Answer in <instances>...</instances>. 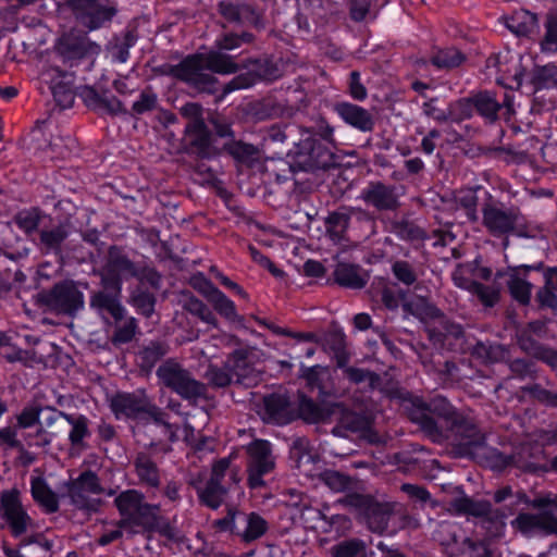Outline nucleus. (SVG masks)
<instances>
[{"label":"nucleus","mask_w":557,"mask_h":557,"mask_svg":"<svg viewBox=\"0 0 557 557\" xmlns=\"http://www.w3.org/2000/svg\"><path fill=\"white\" fill-rule=\"evenodd\" d=\"M288 157L290 162L285 165L299 193L312 191L317 172L337 165L330 147L309 128H300V138L294 144Z\"/></svg>","instance_id":"obj_1"},{"label":"nucleus","mask_w":557,"mask_h":557,"mask_svg":"<svg viewBox=\"0 0 557 557\" xmlns=\"http://www.w3.org/2000/svg\"><path fill=\"white\" fill-rule=\"evenodd\" d=\"M406 410L408 419L434 443H443L445 441V430L440 426L436 418L444 419L450 425L461 416V413L442 396H435L429 401L420 397H414Z\"/></svg>","instance_id":"obj_2"},{"label":"nucleus","mask_w":557,"mask_h":557,"mask_svg":"<svg viewBox=\"0 0 557 557\" xmlns=\"http://www.w3.org/2000/svg\"><path fill=\"white\" fill-rule=\"evenodd\" d=\"M110 408L117 419L121 417L141 421L151 419L156 424L164 428L170 441L175 440L173 425L168 421L169 414L152 404L143 389L133 393H116L110 399Z\"/></svg>","instance_id":"obj_3"},{"label":"nucleus","mask_w":557,"mask_h":557,"mask_svg":"<svg viewBox=\"0 0 557 557\" xmlns=\"http://www.w3.org/2000/svg\"><path fill=\"white\" fill-rule=\"evenodd\" d=\"M161 383L181 398L190 404L207 399V384L196 380L193 374L174 359H168L157 369Z\"/></svg>","instance_id":"obj_4"},{"label":"nucleus","mask_w":557,"mask_h":557,"mask_svg":"<svg viewBox=\"0 0 557 557\" xmlns=\"http://www.w3.org/2000/svg\"><path fill=\"white\" fill-rule=\"evenodd\" d=\"M36 302L40 307H45L47 311L73 318L84 308L85 300L77 283L64 280L55 283L51 288L38 293Z\"/></svg>","instance_id":"obj_5"},{"label":"nucleus","mask_w":557,"mask_h":557,"mask_svg":"<svg viewBox=\"0 0 557 557\" xmlns=\"http://www.w3.org/2000/svg\"><path fill=\"white\" fill-rule=\"evenodd\" d=\"M62 8L71 13L77 25L89 32L111 23L119 12L115 4L101 0H64Z\"/></svg>","instance_id":"obj_6"},{"label":"nucleus","mask_w":557,"mask_h":557,"mask_svg":"<svg viewBox=\"0 0 557 557\" xmlns=\"http://www.w3.org/2000/svg\"><path fill=\"white\" fill-rule=\"evenodd\" d=\"M247 72L235 76L222 87L221 98L227 94L253 86L259 81L273 82L284 74V63L272 59H248L242 64Z\"/></svg>","instance_id":"obj_7"},{"label":"nucleus","mask_w":557,"mask_h":557,"mask_svg":"<svg viewBox=\"0 0 557 557\" xmlns=\"http://www.w3.org/2000/svg\"><path fill=\"white\" fill-rule=\"evenodd\" d=\"M495 459L499 467L512 466L525 473L536 474L549 471L544 445L539 442L522 443L510 455L497 453Z\"/></svg>","instance_id":"obj_8"},{"label":"nucleus","mask_w":557,"mask_h":557,"mask_svg":"<svg viewBox=\"0 0 557 557\" xmlns=\"http://www.w3.org/2000/svg\"><path fill=\"white\" fill-rule=\"evenodd\" d=\"M445 440L450 441L455 457H472L476 448L485 445V433L473 420L461 414L445 431Z\"/></svg>","instance_id":"obj_9"},{"label":"nucleus","mask_w":557,"mask_h":557,"mask_svg":"<svg viewBox=\"0 0 557 557\" xmlns=\"http://www.w3.org/2000/svg\"><path fill=\"white\" fill-rule=\"evenodd\" d=\"M482 223L493 236L516 234L528 237L527 225L521 223L522 214L519 208L502 209L491 203H485Z\"/></svg>","instance_id":"obj_10"},{"label":"nucleus","mask_w":557,"mask_h":557,"mask_svg":"<svg viewBox=\"0 0 557 557\" xmlns=\"http://www.w3.org/2000/svg\"><path fill=\"white\" fill-rule=\"evenodd\" d=\"M207 71L202 53H196L172 66L170 73L198 91L215 94L219 90L218 79Z\"/></svg>","instance_id":"obj_11"},{"label":"nucleus","mask_w":557,"mask_h":557,"mask_svg":"<svg viewBox=\"0 0 557 557\" xmlns=\"http://www.w3.org/2000/svg\"><path fill=\"white\" fill-rule=\"evenodd\" d=\"M137 267L124 248L113 245L108 248L104 264L98 271V275L100 280L122 287L123 280L138 276Z\"/></svg>","instance_id":"obj_12"},{"label":"nucleus","mask_w":557,"mask_h":557,"mask_svg":"<svg viewBox=\"0 0 557 557\" xmlns=\"http://www.w3.org/2000/svg\"><path fill=\"white\" fill-rule=\"evenodd\" d=\"M246 450L249 457L247 463L249 487L255 490L265 486L262 476L275 467L271 444L265 440H255Z\"/></svg>","instance_id":"obj_13"},{"label":"nucleus","mask_w":557,"mask_h":557,"mask_svg":"<svg viewBox=\"0 0 557 557\" xmlns=\"http://www.w3.org/2000/svg\"><path fill=\"white\" fill-rule=\"evenodd\" d=\"M67 492L72 504L78 509L97 511L101 505V500L92 496L100 495L103 488L98 475L90 470L82 472L76 480L70 482Z\"/></svg>","instance_id":"obj_14"},{"label":"nucleus","mask_w":557,"mask_h":557,"mask_svg":"<svg viewBox=\"0 0 557 557\" xmlns=\"http://www.w3.org/2000/svg\"><path fill=\"white\" fill-rule=\"evenodd\" d=\"M331 433L336 437H348L349 433L358 434L370 444L380 443L379 434L373 430V418L363 412L343 410Z\"/></svg>","instance_id":"obj_15"},{"label":"nucleus","mask_w":557,"mask_h":557,"mask_svg":"<svg viewBox=\"0 0 557 557\" xmlns=\"http://www.w3.org/2000/svg\"><path fill=\"white\" fill-rule=\"evenodd\" d=\"M2 519L14 537L22 536L33 525V519L23 507L21 492L16 487L2 492Z\"/></svg>","instance_id":"obj_16"},{"label":"nucleus","mask_w":557,"mask_h":557,"mask_svg":"<svg viewBox=\"0 0 557 557\" xmlns=\"http://www.w3.org/2000/svg\"><path fill=\"white\" fill-rule=\"evenodd\" d=\"M231 458H222L212 465L210 479L203 488H198L200 502L211 509H218L228 494L230 485L223 484L230 469Z\"/></svg>","instance_id":"obj_17"},{"label":"nucleus","mask_w":557,"mask_h":557,"mask_svg":"<svg viewBox=\"0 0 557 557\" xmlns=\"http://www.w3.org/2000/svg\"><path fill=\"white\" fill-rule=\"evenodd\" d=\"M54 50L64 63H70V66H72L74 62L87 55L97 54L100 51V47L96 42L90 41L86 35L72 30L63 34L58 39Z\"/></svg>","instance_id":"obj_18"},{"label":"nucleus","mask_w":557,"mask_h":557,"mask_svg":"<svg viewBox=\"0 0 557 557\" xmlns=\"http://www.w3.org/2000/svg\"><path fill=\"white\" fill-rule=\"evenodd\" d=\"M100 289L91 293L89 306L99 314H110L116 322L124 318V308L121 304L122 287L104 280H100Z\"/></svg>","instance_id":"obj_19"},{"label":"nucleus","mask_w":557,"mask_h":557,"mask_svg":"<svg viewBox=\"0 0 557 557\" xmlns=\"http://www.w3.org/2000/svg\"><path fill=\"white\" fill-rule=\"evenodd\" d=\"M360 199L379 212H395L401 207L397 187L381 181L370 182L362 189Z\"/></svg>","instance_id":"obj_20"},{"label":"nucleus","mask_w":557,"mask_h":557,"mask_svg":"<svg viewBox=\"0 0 557 557\" xmlns=\"http://www.w3.org/2000/svg\"><path fill=\"white\" fill-rule=\"evenodd\" d=\"M251 354V348H240L234 350L226 359L225 368L232 372L235 384L252 387L260 381V372L255 369L249 359Z\"/></svg>","instance_id":"obj_21"},{"label":"nucleus","mask_w":557,"mask_h":557,"mask_svg":"<svg viewBox=\"0 0 557 557\" xmlns=\"http://www.w3.org/2000/svg\"><path fill=\"white\" fill-rule=\"evenodd\" d=\"M351 216L371 224L375 222L374 216L367 210L355 207H341L337 211L329 213L325 218L326 233L332 239L341 240L344 238Z\"/></svg>","instance_id":"obj_22"},{"label":"nucleus","mask_w":557,"mask_h":557,"mask_svg":"<svg viewBox=\"0 0 557 557\" xmlns=\"http://www.w3.org/2000/svg\"><path fill=\"white\" fill-rule=\"evenodd\" d=\"M450 507L458 515H467L475 518H484L490 523L499 522L504 525L506 513L502 509H494L491 502L481 499L474 500L469 496L454 498Z\"/></svg>","instance_id":"obj_23"},{"label":"nucleus","mask_w":557,"mask_h":557,"mask_svg":"<svg viewBox=\"0 0 557 557\" xmlns=\"http://www.w3.org/2000/svg\"><path fill=\"white\" fill-rule=\"evenodd\" d=\"M219 12L230 23L250 24L257 29L265 27L264 10L248 3L222 1L219 3Z\"/></svg>","instance_id":"obj_24"},{"label":"nucleus","mask_w":557,"mask_h":557,"mask_svg":"<svg viewBox=\"0 0 557 557\" xmlns=\"http://www.w3.org/2000/svg\"><path fill=\"white\" fill-rule=\"evenodd\" d=\"M187 144L185 151L195 154L197 158L205 160L216 156L215 149L212 147L211 132L207 127L205 121L188 123L185 128Z\"/></svg>","instance_id":"obj_25"},{"label":"nucleus","mask_w":557,"mask_h":557,"mask_svg":"<svg viewBox=\"0 0 557 557\" xmlns=\"http://www.w3.org/2000/svg\"><path fill=\"white\" fill-rule=\"evenodd\" d=\"M17 244H12L10 238H7V243L2 244V255L11 263V267H7L2 270V290H10L14 283H22L25 280L24 273L16 265V262L27 255V247L22 244V239L16 236Z\"/></svg>","instance_id":"obj_26"},{"label":"nucleus","mask_w":557,"mask_h":557,"mask_svg":"<svg viewBox=\"0 0 557 557\" xmlns=\"http://www.w3.org/2000/svg\"><path fill=\"white\" fill-rule=\"evenodd\" d=\"M511 527L527 536L536 531L544 535H557V519L548 512H521L511 521Z\"/></svg>","instance_id":"obj_27"},{"label":"nucleus","mask_w":557,"mask_h":557,"mask_svg":"<svg viewBox=\"0 0 557 557\" xmlns=\"http://www.w3.org/2000/svg\"><path fill=\"white\" fill-rule=\"evenodd\" d=\"M264 420L276 424H287L297 419L289 398L284 394L273 393L263 398Z\"/></svg>","instance_id":"obj_28"},{"label":"nucleus","mask_w":557,"mask_h":557,"mask_svg":"<svg viewBox=\"0 0 557 557\" xmlns=\"http://www.w3.org/2000/svg\"><path fill=\"white\" fill-rule=\"evenodd\" d=\"M298 400V407L295 410L297 419L310 424L327 421L334 414L335 409L339 407L338 404L319 405L302 393H299Z\"/></svg>","instance_id":"obj_29"},{"label":"nucleus","mask_w":557,"mask_h":557,"mask_svg":"<svg viewBox=\"0 0 557 557\" xmlns=\"http://www.w3.org/2000/svg\"><path fill=\"white\" fill-rule=\"evenodd\" d=\"M470 355L484 366L508 361V346L491 341H476L470 348Z\"/></svg>","instance_id":"obj_30"},{"label":"nucleus","mask_w":557,"mask_h":557,"mask_svg":"<svg viewBox=\"0 0 557 557\" xmlns=\"http://www.w3.org/2000/svg\"><path fill=\"white\" fill-rule=\"evenodd\" d=\"M334 109L347 124L361 132H371L374 127L372 114L357 104L339 102Z\"/></svg>","instance_id":"obj_31"},{"label":"nucleus","mask_w":557,"mask_h":557,"mask_svg":"<svg viewBox=\"0 0 557 557\" xmlns=\"http://www.w3.org/2000/svg\"><path fill=\"white\" fill-rule=\"evenodd\" d=\"M83 97L86 104L94 109L103 110L112 115L128 113L124 104L108 91L99 92L94 87H85Z\"/></svg>","instance_id":"obj_32"},{"label":"nucleus","mask_w":557,"mask_h":557,"mask_svg":"<svg viewBox=\"0 0 557 557\" xmlns=\"http://www.w3.org/2000/svg\"><path fill=\"white\" fill-rule=\"evenodd\" d=\"M49 72H55L57 76L61 78L58 83H55V75L51 79V92L54 101L62 109L72 107L75 100L72 86L74 74L61 71L58 66H51Z\"/></svg>","instance_id":"obj_33"},{"label":"nucleus","mask_w":557,"mask_h":557,"mask_svg":"<svg viewBox=\"0 0 557 557\" xmlns=\"http://www.w3.org/2000/svg\"><path fill=\"white\" fill-rule=\"evenodd\" d=\"M425 332L429 339L440 346H443L448 337L460 339L465 335L462 326L449 320L443 311L441 318H437L432 325L425 326Z\"/></svg>","instance_id":"obj_34"},{"label":"nucleus","mask_w":557,"mask_h":557,"mask_svg":"<svg viewBox=\"0 0 557 557\" xmlns=\"http://www.w3.org/2000/svg\"><path fill=\"white\" fill-rule=\"evenodd\" d=\"M335 282L346 288L361 289L367 285L369 275L359 265L339 262L334 270Z\"/></svg>","instance_id":"obj_35"},{"label":"nucleus","mask_w":557,"mask_h":557,"mask_svg":"<svg viewBox=\"0 0 557 557\" xmlns=\"http://www.w3.org/2000/svg\"><path fill=\"white\" fill-rule=\"evenodd\" d=\"M393 511L394 508L391 503H380L374 499L361 521L367 524L371 532L382 534L387 530Z\"/></svg>","instance_id":"obj_36"},{"label":"nucleus","mask_w":557,"mask_h":557,"mask_svg":"<svg viewBox=\"0 0 557 557\" xmlns=\"http://www.w3.org/2000/svg\"><path fill=\"white\" fill-rule=\"evenodd\" d=\"M223 150L237 163L252 166L260 160L261 149L244 140L230 139L223 145Z\"/></svg>","instance_id":"obj_37"},{"label":"nucleus","mask_w":557,"mask_h":557,"mask_svg":"<svg viewBox=\"0 0 557 557\" xmlns=\"http://www.w3.org/2000/svg\"><path fill=\"white\" fill-rule=\"evenodd\" d=\"M391 232L406 242H423L428 238L426 231L409 215L391 221Z\"/></svg>","instance_id":"obj_38"},{"label":"nucleus","mask_w":557,"mask_h":557,"mask_svg":"<svg viewBox=\"0 0 557 557\" xmlns=\"http://www.w3.org/2000/svg\"><path fill=\"white\" fill-rule=\"evenodd\" d=\"M50 221L49 225H44L40 230V242L48 251L61 255L62 244L69 237V228L64 224L55 226V218Z\"/></svg>","instance_id":"obj_39"},{"label":"nucleus","mask_w":557,"mask_h":557,"mask_svg":"<svg viewBox=\"0 0 557 557\" xmlns=\"http://www.w3.org/2000/svg\"><path fill=\"white\" fill-rule=\"evenodd\" d=\"M169 352V345L164 341H150L144 345L138 354V366L141 370L150 371L154 364Z\"/></svg>","instance_id":"obj_40"},{"label":"nucleus","mask_w":557,"mask_h":557,"mask_svg":"<svg viewBox=\"0 0 557 557\" xmlns=\"http://www.w3.org/2000/svg\"><path fill=\"white\" fill-rule=\"evenodd\" d=\"M32 496L49 513L59 510L58 495L48 486L46 480L41 476L32 480Z\"/></svg>","instance_id":"obj_41"},{"label":"nucleus","mask_w":557,"mask_h":557,"mask_svg":"<svg viewBox=\"0 0 557 557\" xmlns=\"http://www.w3.org/2000/svg\"><path fill=\"white\" fill-rule=\"evenodd\" d=\"M403 309L408 314L416 317L422 323L432 325L437 318L442 317V311L433 304L426 301L424 298H419L413 301L403 304Z\"/></svg>","instance_id":"obj_42"},{"label":"nucleus","mask_w":557,"mask_h":557,"mask_svg":"<svg viewBox=\"0 0 557 557\" xmlns=\"http://www.w3.org/2000/svg\"><path fill=\"white\" fill-rule=\"evenodd\" d=\"M474 109L479 115L487 122L494 123L498 120V112L502 109L500 102L495 98V94L484 90L472 95Z\"/></svg>","instance_id":"obj_43"},{"label":"nucleus","mask_w":557,"mask_h":557,"mask_svg":"<svg viewBox=\"0 0 557 557\" xmlns=\"http://www.w3.org/2000/svg\"><path fill=\"white\" fill-rule=\"evenodd\" d=\"M203 62L206 70L219 73V74H232L236 73L242 65L235 63L228 54L222 52V50H211L203 54Z\"/></svg>","instance_id":"obj_44"},{"label":"nucleus","mask_w":557,"mask_h":557,"mask_svg":"<svg viewBox=\"0 0 557 557\" xmlns=\"http://www.w3.org/2000/svg\"><path fill=\"white\" fill-rule=\"evenodd\" d=\"M134 466L139 480L151 486L157 487L160 484V475L157 463L146 453H139L135 460Z\"/></svg>","instance_id":"obj_45"},{"label":"nucleus","mask_w":557,"mask_h":557,"mask_svg":"<svg viewBox=\"0 0 557 557\" xmlns=\"http://www.w3.org/2000/svg\"><path fill=\"white\" fill-rule=\"evenodd\" d=\"M332 557H373L364 541L354 537L344 540L331 548Z\"/></svg>","instance_id":"obj_46"},{"label":"nucleus","mask_w":557,"mask_h":557,"mask_svg":"<svg viewBox=\"0 0 557 557\" xmlns=\"http://www.w3.org/2000/svg\"><path fill=\"white\" fill-rule=\"evenodd\" d=\"M240 518L247 525L243 532H237V535L246 543H250L261 537L268 530L267 521L256 512L246 515L240 511Z\"/></svg>","instance_id":"obj_47"},{"label":"nucleus","mask_w":557,"mask_h":557,"mask_svg":"<svg viewBox=\"0 0 557 557\" xmlns=\"http://www.w3.org/2000/svg\"><path fill=\"white\" fill-rule=\"evenodd\" d=\"M466 61V55L455 47L437 49L433 52L430 62L441 70L458 67Z\"/></svg>","instance_id":"obj_48"},{"label":"nucleus","mask_w":557,"mask_h":557,"mask_svg":"<svg viewBox=\"0 0 557 557\" xmlns=\"http://www.w3.org/2000/svg\"><path fill=\"white\" fill-rule=\"evenodd\" d=\"M137 36L134 30H126L122 37L115 36L108 45L107 50L115 61L124 63L129 55V48L134 46Z\"/></svg>","instance_id":"obj_49"},{"label":"nucleus","mask_w":557,"mask_h":557,"mask_svg":"<svg viewBox=\"0 0 557 557\" xmlns=\"http://www.w3.org/2000/svg\"><path fill=\"white\" fill-rule=\"evenodd\" d=\"M58 414L72 425V430L69 434L72 446H83V440L89 435L88 419L83 414L73 416L63 411H58Z\"/></svg>","instance_id":"obj_50"},{"label":"nucleus","mask_w":557,"mask_h":557,"mask_svg":"<svg viewBox=\"0 0 557 557\" xmlns=\"http://www.w3.org/2000/svg\"><path fill=\"white\" fill-rule=\"evenodd\" d=\"M41 221V212L38 208H32L17 212L12 222H7L5 226L9 231H13L15 224L25 234H29L37 230Z\"/></svg>","instance_id":"obj_51"},{"label":"nucleus","mask_w":557,"mask_h":557,"mask_svg":"<svg viewBox=\"0 0 557 557\" xmlns=\"http://www.w3.org/2000/svg\"><path fill=\"white\" fill-rule=\"evenodd\" d=\"M160 506L151 505L141 500L137 507L133 518L136 527H141L147 531H152L153 527H157V521L161 520L159 516Z\"/></svg>","instance_id":"obj_52"},{"label":"nucleus","mask_w":557,"mask_h":557,"mask_svg":"<svg viewBox=\"0 0 557 557\" xmlns=\"http://www.w3.org/2000/svg\"><path fill=\"white\" fill-rule=\"evenodd\" d=\"M374 499L375 498L371 495L360 494L351 490L346 493L344 497L338 500V503L349 508L350 510H354L356 512V518L361 520Z\"/></svg>","instance_id":"obj_53"},{"label":"nucleus","mask_w":557,"mask_h":557,"mask_svg":"<svg viewBox=\"0 0 557 557\" xmlns=\"http://www.w3.org/2000/svg\"><path fill=\"white\" fill-rule=\"evenodd\" d=\"M531 83L535 89L557 87V65H536L532 71Z\"/></svg>","instance_id":"obj_54"},{"label":"nucleus","mask_w":557,"mask_h":557,"mask_svg":"<svg viewBox=\"0 0 557 557\" xmlns=\"http://www.w3.org/2000/svg\"><path fill=\"white\" fill-rule=\"evenodd\" d=\"M319 479L332 491L337 493H348L349 491L354 490L357 483L356 480L349 475L334 470H325L324 472L320 473Z\"/></svg>","instance_id":"obj_55"},{"label":"nucleus","mask_w":557,"mask_h":557,"mask_svg":"<svg viewBox=\"0 0 557 557\" xmlns=\"http://www.w3.org/2000/svg\"><path fill=\"white\" fill-rule=\"evenodd\" d=\"M156 302V296L141 286H137L131 294V304L145 318H150L154 313Z\"/></svg>","instance_id":"obj_56"},{"label":"nucleus","mask_w":557,"mask_h":557,"mask_svg":"<svg viewBox=\"0 0 557 557\" xmlns=\"http://www.w3.org/2000/svg\"><path fill=\"white\" fill-rule=\"evenodd\" d=\"M144 499L145 496L143 493L136 490H127L115 497L114 505L121 516H133Z\"/></svg>","instance_id":"obj_57"},{"label":"nucleus","mask_w":557,"mask_h":557,"mask_svg":"<svg viewBox=\"0 0 557 557\" xmlns=\"http://www.w3.org/2000/svg\"><path fill=\"white\" fill-rule=\"evenodd\" d=\"M344 376L354 384L367 382L371 389H380L382 385V377L380 374L367 369L356 367L345 368Z\"/></svg>","instance_id":"obj_58"},{"label":"nucleus","mask_w":557,"mask_h":557,"mask_svg":"<svg viewBox=\"0 0 557 557\" xmlns=\"http://www.w3.org/2000/svg\"><path fill=\"white\" fill-rule=\"evenodd\" d=\"M158 108V96L151 87L141 90L138 100H136L127 114L137 117L151 112Z\"/></svg>","instance_id":"obj_59"},{"label":"nucleus","mask_w":557,"mask_h":557,"mask_svg":"<svg viewBox=\"0 0 557 557\" xmlns=\"http://www.w3.org/2000/svg\"><path fill=\"white\" fill-rule=\"evenodd\" d=\"M183 308L189 313L199 317L203 322L212 324L213 326L218 325L216 318L209 309V307L195 296L188 294V297L184 301Z\"/></svg>","instance_id":"obj_60"},{"label":"nucleus","mask_w":557,"mask_h":557,"mask_svg":"<svg viewBox=\"0 0 557 557\" xmlns=\"http://www.w3.org/2000/svg\"><path fill=\"white\" fill-rule=\"evenodd\" d=\"M545 34L540 41L543 52H557V13H549L546 15Z\"/></svg>","instance_id":"obj_61"},{"label":"nucleus","mask_w":557,"mask_h":557,"mask_svg":"<svg viewBox=\"0 0 557 557\" xmlns=\"http://www.w3.org/2000/svg\"><path fill=\"white\" fill-rule=\"evenodd\" d=\"M515 341L521 351L534 359H536L546 347V345L535 339L534 335H530L527 332L517 331L515 333Z\"/></svg>","instance_id":"obj_62"},{"label":"nucleus","mask_w":557,"mask_h":557,"mask_svg":"<svg viewBox=\"0 0 557 557\" xmlns=\"http://www.w3.org/2000/svg\"><path fill=\"white\" fill-rule=\"evenodd\" d=\"M212 299L210 302L213 305L214 309L223 317L228 320H235L237 314L235 310V305L232 300H230L220 289L212 288Z\"/></svg>","instance_id":"obj_63"},{"label":"nucleus","mask_w":557,"mask_h":557,"mask_svg":"<svg viewBox=\"0 0 557 557\" xmlns=\"http://www.w3.org/2000/svg\"><path fill=\"white\" fill-rule=\"evenodd\" d=\"M137 329V320L134 317L128 318L123 324L116 325L111 338L112 344L116 346L129 343L134 338Z\"/></svg>","instance_id":"obj_64"}]
</instances>
